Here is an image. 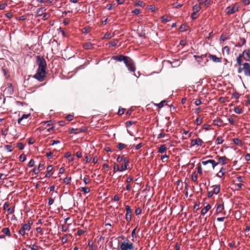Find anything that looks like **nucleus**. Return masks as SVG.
Instances as JSON below:
<instances>
[{
    "label": "nucleus",
    "mask_w": 250,
    "mask_h": 250,
    "mask_svg": "<svg viewBox=\"0 0 250 250\" xmlns=\"http://www.w3.org/2000/svg\"><path fill=\"white\" fill-rule=\"evenodd\" d=\"M36 58L38 68L37 73L33 76V78L40 82H42L46 76V62L42 57L37 56Z\"/></svg>",
    "instance_id": "obj_1"
},
{
    "label": "nucleus",
    "mask_w": 250,
    "mask_h": 250,
    "mask_svg": "<svg viewBox=\"0 0 250 250\" xmlns=\"http://www.w3.org/2000/svg\"><path fill=\"white\" fill-rule=\"evenodd\" d=\"M124 63L127 68L128 71L134 72L136 70L135 63L134 61L130 57H128L125 60Z\"/></svg>",
    "instance_id": "obj_2"
},
{
    "label": "nucleus",
    "mask_w": 250,
    "mask_h": 250,
    "mask_svg": "<svg viewBox=\"0 0 250 250\" xmlns=\"http://www.w3.org/2000/svg\"><path fill=\"white\" fill-rule=\"evenodd\" d=\"M120 250H134V247L133 243L129 241H123L120 245Z\"/></svg>",
    "instance_id": "obj_3"
},
{
    "label": "nucleus",
    "mask_w": 250,
    "mask_h": 250,
    "mask_svg": "<svg viewBox=\"0 0 250 250\" xmlns=\"http://www.w3.org/2000/svg\"><path fill=\"white\" fill-rule=\"evenodd\" d=\"M125 210L126 211L125 214V220L127 223H129L131 219L132 210L128 205L125 206Z\"/></svg>",
    "instance_id": "obj_4"
},
{
    "label": "nucleus",
    "mask_w": 250,
    "mask_h": 250,
    "mask_svg": "<svg viewBox=\"0 0 250 250\" xmlns=\"http://www.w3.org/2000/svg\"><path fill=\"white\" fill-rule=\"evenodd\" d=\"M31 227L27 225L26 224H24L22 225L21 228L19 230V233L22 236H24L25 234L26 231H28L30 230Z\"/></svg>",
    "instance_id": "obj_5"
},
{
    "label": "nucleus",
    "mask_w": 250,
    "mask_h": 250,
    "mask_svg": "<svg viewBox=\"0 0 250 250\" xmlns=\"http://www.w3.org/2000/svg\"><path fill=\"white\" fill-rule=\"evenodd\" d=\"M243 71L246 76L250 77V64L245 62L243 64Z\"/></svg>",
    "instance_id": "obj_6"
},
{
    "label": "nucleus",
    "mask_w": 250,
    "mask_h": 250,
    "mask_svg": "<svg viewBox=\"0 0 250 250\" xmlns=\"http://www.w3.org/2000/svg\"><path fill=\"white\" fill-rule=\"evenodd\" d=\"M129 159L125 157L124 158L123 163L122 164V166L120 167L121 171H123L125 169H128L129 167Z\"/></svg>",
    "instance_id": "obj_7"
},
{
    "label": "nucleus",
    "mask_w": 250,
    "mask_h": 250,
    "mask_svg": "<svg viewBox=\"0 0 250 250\" xmlns=\"http://www.w3.org/2000/svg\"><path fill=\"white\" fill-rule=\"evenodd\" d=\"M206 54H203L200 56L197 55H194V58L197 60V62L199 64L202 65V66H204L206 64L207 62H208V60L206 59L204 64H201V62L202 60L206 57Z\"/></svg>",
    "instance_id": "obj_8"
},
{
    "label": "nucleus",
    "mask_w": 250,
    "mask_h": 250,
    "mask_svg": "<svg viewBox=\"0 0 250 250\" xmlns=\"http://www.w3.org/2000/svg\"><path fill=\"white\" fill-rule=\"evenodd\" d=\"M209 163H211L213 169H214L215 168V167L219 164V162H216L214 160L210 159V160H204V161H202V164L205 166L208 165Z\"/></svg>",
    "instance_id": "obj_9"
},
{
    "label": "nucleus",
    "mask_w": 250,
    "mask_h": 250,
    "mask_svg": "<svg viewBox=\"0 0 250 250\" xmlns=\"http://www.w3.org/2000/svg\"><path fill=\"white\" fill-rule=\"evenodd\" d=\"M127 56H124L123 55H115L113 56L112 57V59L118 61V62H122L123 61L124 62H125V60H126Z\"/></svg>",
    "instance_id": "obj_10"
},
{
    "label": "nucleus",
    "mask_w": 250,
    "mask_h": 250,
    "mask_svg": "<svg viewBox=\"0 0 250 250\" xmlns=\"http://www.w3.org/2000/svg\"><path fill=\"white\" fill-rule=\"evenodd\" d=\"M203 141L200 138H197L196 139H192L191 141V146H193L195 145L198 146H201L202 145Z\"/></svg>",
    "instance_id": "obj_11"
},
{
    "label": "nucleus",
    "mask_w": 250,
    "mask_h": 250,
    "mask_svg": "<svg viewBox=\"0 0 250 250\" xmlns=\"http://www.w3.org/2000/svg\"><path fill=\"white\" fill-rule=\"evenodd\" d=\"M242 55L244 59L247 61H250V50H245L243 51Z\"/></svg>",
    "instance_id": "obj_12"
},
{
    "label": "nucleus",
    "mask_w": 250,
    "mask_h": 250,
    "mask_svg": "<svg viewBox=\"0 0 250 250\" xmlns=\"http://www.w3.org/2000/svg\"><path fill=\"white\" fill-rule=\"evenodd\" d=\"M208 57L214 62H222V58H218L214 55L209 54Z\"/></svg>",
    "instance_id": "obj_13"
},
{
    "label": "nucleus",
    "mask_w": 250,
    "mask_h": 250,
    "mask_svg": "<svg viewBox=\"0 0 250 250\" xmlns=\"http://www.w3.org/2000/svg\"><path fill=\"white\" fill-rule=\"evenodd\" d=\"M53 167L52 165H49L47 167V173L45 174V177L46 178H49L51 176V174H50V172L53 170Z\"/></svg>",
    "instance_id": "obj_14"
},
{
    "label": "nucleus",
    "mask_w": 250,
    "mask_h": 250,
    "mask_svg": "<svg viewBox=\"0 0 250 250\" xmlns=\"http://www.w3.org/2000/svg\"><path fill=\"white\" fill-rule=\"evenodd\" d=\"M224 204L222 203H219L217 205V208H216V213H221L222 210L224 209Z\"/></svg>",
    "instance_id": "obj_15"
},
{
    "label": "nucleus",
    "mask_w": 250,
    "mask_h": 250,
    "mask_svg": "<svg viewBox=\"0 0 250 250\" xmlns=\"http://www.w3.org/2000/svg\"><path fill=\"white\" fill-rule=\"evenodd\" d=\"M93 44L91 43L90 42H88L84 43L83 44V47L84 49H91L93 48Z\"/></svg>",
    "instance_id": "obj_16"
},
{
    "label": "nucleus",
    "mask_w": 250,
    "mask_h": 250,
    "mask_svg": "<svg viewBox=\"0 0 250 250\" xmlns=\"http://www.w3.org/2000/svg\"><path fill=\"white\" fill-rule=\"evenodd\" d=\"M212 188L213 189L212 192L213 193V194H217L219 193L220 191V185H214L212 186Z\"/></svg>",
    "instance_id": "obj_17"
},
{
    "label": "nucleus",
    "mask_w": 250,
    "mask_h": 250,
    "mask_svg": "<svg viewBox=\"0 0 250 250\" xmlns=\"http://www.w3.org/2000/svg\"><path fill=\"white\" fill-rule=\"evenodd\" d=\"M211 208V206L210 205L208 204L205 207L201 210V214L203 215H204L207 213V212L209 210V209Z\"/></svg>",
    "instance_id": "obj_18"
},
{
    "label": "nucleus",
    "mask_w": 250,
    "mask_h": 250,
    "mask_svg": "<svg viewBox=\"0 0 250 250\" xmlns=\"http://www.w3.org/2000/svg\"><path fill=\"white\" fill-rule=\"evenodd\" d=\"M227 13L228 14H231L234 13L236 11L238 10L237 8H236L235 6H233L232 7H227Z\"/></svg>",
    "instance_id": "obj_19"
},
{
    "label": "nucleus",
    "mask_w": 250,
    "mask_h": 250,
    "mask_svg": "<svg viewBox=\"0 0 250 250\" xmlns=\"http://www.w3.org/2000/svg\"><path fill=\"white\" fill-rule=\"evenodd\" d=\"M46 10V9L44 7H41L39 8L37 11V16L40 17L42 16Z\"/></svg>",
    "instance_id": "obj_20"
},
{
    "label": "nucleus",
    "mask_w": 250,
    "mask_h": 250,
    "mask_svg": "<svg viewBox=\"0 0 250 250\" xmlns=\"http://www.w3.org/2000/svg\"><path fill=\"white\" fill-rule=\"evenodd\" d=\"M226 171V169L224 167H222L220 171L218 172L216 176L218 177H222L224 175Z\"/></svg>",
    "instance_id": "obj_21"
},
{
    "label": "nucleus",
    "mask_w": 250,
    "mask_h": 250,
    "mask_svg": "<svg viewBox=\"0 0 250 250\" xmlns=\"http://www.w3.org/2000/svg\"><path fill=\"white\" fill-rule=\"evenodd\" d=\"M83 130H82L81 129L79 128H71L69 129V133L71 134L74 133L75 134H77L80 132H82Z\"/></svg>",
    "instance_id": "obj_22"
},
{
    "label": "nucleus",
    "mask_w": 250,
    "mask_h": 250,
    "mask_svg": "<svg viewBox=\"0 0 250 250\" xmlns=\"http://www.w3.org/2000/svg\"><path fill=\"white\" fill-rule=\"evenodd\" d=\"M227 158L225 156L219 157L218 161L220 163H221L222 165L226 164L227 163Z\"/></svg>",
    "instance_id": "obj_23"
},
{
    "label": "nucleus",
    "mask_w": 250,
    "mask_h": 250,
    "mask_svg": "<svg viewBox=\"0 0 250 250\" xmlns=\"http://www.w3.org/2000/svg\"><path fill=\"white\" fill-rule=\"evenodd\" d=\"M166 150V146L165 145H161L158 149V152L160 153H163Z\"/></svg>",
    "instance_id": "obj_24"
},
{
    "label": "nucleus",
    "mask_w": 250,
    "mask_h": 250,
    "mask_svg": "<svg viewBox=\"0 0 250 250\" xmlns=\"http://www.w3.org/2000/svg\"><path fill=\"white\" fill-rule=\"evenodd\" d=\"M30 116V114H23L21 118H19L18 120V123L20 124L21 121L24 119H27Z\"/></svg>",
    "instance_id": "obj_25"
},
{
    "label": "nucleus",
    "mask_w": 250,
    "mask_h": 250,
    "mask_svg": "<svg viewBox=\"0 0 250 250\" xmlns=\"http://www.w3.org/2000/svg\"><path fill=\"white\" fill-rule=\"evenodd\" d=\"M191 179L194 182L197 181V173L196 171H194L191 175Z\"/></svg>",
    "instance_id": "obj_26"
},
{
    "label": "nucleus",
    "mask_w": 250,
    "mask_h": 250,
    "mask_svg": "<svg viewBox=\"0 0 250 250\" xmlns=\"http://www.w3.org/2000/svg\"><path fill=\"white\" fill-rule=\"evenodd\" d=\"M2 231L3 232V233H4L6 235H7V236H10V230L8 228H3L2 229Z\"/></svg>",
    "instance_id": "obj_27"
},
{
    "label": "nucleus",
    "mask_w": 250,
    "mask_h": 250,
    "mask_svg": "<svg viewBox=\"0 0 250 250\" xmlns=\"http://www.w3.org/2000/svg\"><path fill=\"white\" fill-rule=\"evenodd\" d=\"M242 57H243V56L242 55V54H240L237 58V59H236L237 63L238 64V65L239 66L242 65Z\"/></svg>",
    "instance_id": "obj_28"
},
{
    "label": "nucleus",
    "mask_w": 250,
    "mask_h": 250,
    "mask_svg": "<svg viewBox=\"0 0 250 250\" xmlns=\"http://www.w3.org/2000/svg\"><path fill=\"white\" fill-rule=\"evenodd\" d=\"M81 191L84 193H88L90 192V189L87 187H83L81 188Z\"/></svg>",
    "instance_id": "obj_29"
},
{
    "label": "nucleus",
    "mask_w": 250,
    "mask_h": 250,
    "mask_svg": "<svg viewBox=\"0 0 250 250\" xmlns=\"http://www.w3.org/2000/svg\"><path fill=\"white\" fill-rule=\"evenodd\" d=\"M201 9V7L200 5H198L197 4L195 5L193 7V10L194 12L196 13L199 11Z\"/></svg>",
    "instance_id": "obj_30"
},
{
    "label": "nucleus",
    "mask_w": 250,
    "mask_h": 250,
    "mask_svg": "<svg viewBox=\"0 0 250 250\" xmlns=\"http://www.w3.org/2000/svg\"><path fill=\"white\" fill-rule=\"evenodd\" d=\"M126 146V145L125 144L120 143H119L117 147L119 148L120 150H121L125 148Z\"/></svg>",
    "instance_id": "obj_31"
},
{
    "label": "nucleus",
    "mask_w": 250,
    "mask_h": 250,
    "mask_svg": "<svg viewBox=\"0 0 250 250\" xmlns=\"http://www.w3.org/2000/svg\"><path fill=\"white\" fill-rule=\"evenodd\" d=\"M26 157L24 154H21L19 157V160L22 162L25 161L26 160Z\"/></svg>",
    "instance_id": "obj_32"
},
{
    "label": "nucleus",
    "mask_w": 250,
    "mask_h": 250,
    "mask_svg": "<svg viewBox=\"0 0 250 250\" xmlns=\"http://www.w3.org/2000/svg\"><path fill=\"white\" fill-rule=\"evenodd\" d=\"M216 142H217V143L218 144H222L223 143V142H224V140L223 139V137H221V136L217 137V138L216 140Z\"/></svg>",
    "instance_id": "obj_33"
},
{
    "label": "nucleus",
    "mask_w": 250,
    "mask_h": 250,
    "mask_svg": "<svg viewBox=\"0 0 250 250\" xmlns=\"http://www.w3.org/2000/svg\"><path fill=\"white\" fill-rule=\"evenodd\" d=\"M223 52L224 53L226 52V53L227 55H229V48L228 46H226L223 48Z\"/></svg>",
    "instance_id": "obj_34"
},
{
    "label": "nucleus",
    "mask_w": 250,
    "mask_h": 250,
    "mask_svg": "<svg viewBox=\"0 0 250 250\" xmlns=\"http://www.w3.org/2000/svg\"><path fill=\"white\" fill-rule=\"evenodd\" d=\"M234 111L237 114H241L242 113V110L238 107H235L234 109Z\"/></svg>",
    "instance_id": "obj_35"
},
{
    "label": "nucleus",
    "mask_w": 250,
    "mask_h": 250,
    "mask_svg": "<svg viewBox=\"0 0 250 250\" xmlns=\"http://www.w3.org/2000/svg\"><path fill=\"white\" fill-rule=\"evenodd\" d=\"M114 172L115 173L117 171H121L120 167H119V166L117 164H115L114 166V169H113Z\"/></svg>",
    "instance_id": "obj_36"
},
{
    "label": "nucleus",
    "mask_w": 250,
    "mask_h": 250,
    "mask_svg": "<svg viewBox=\"0 0 250 250\" xmlns=\"http://www.w3.org/2000/svg\"><path fill=\"white\" fill-rule=\"evenodd\" d=\"M71 179L70 177H66L63 179V182L66 184H68L71 182Z\"/></svg>",
    "instance_id": "obj_37"
},
{
    "label": "nucleus",
    "mask_w": 250,
    "mask_h": 250,
    "mask_svg": "<svg viewBox=\"0 0 250 250\" xmlns=\"http://www.w3.org/2000/svg\"><path fill=\"white\" fill-rule=\"evenodd\" d=\"M5 148L6 150L8 152H11L13 150V147L11 146L6 145L5 146Z\"/></svg>",
    "instance_id": "obj_38"
},
{
    "label": "nucleus",
    "mask_w": 250,
    "mask_h": 250,
    "mask_svg": "<svg viewBox=\"0 0 250 250\" xmlns=\"http://www.w3.org/2000/svg\"><path fill=\"white\" fill-rule=\"evenodd\" d=\"M141 12V10L140 9L136 8L134 10L132 11V13L135 15H138Z\"/></svg>",
    "instance_id": "obj_39"
},
{
    "label": "nucleus",
    "mask_w": 250,
    "mask_h": 250,
    "mask_svg": "<svg viewBox=\"0 0 250 250\" xmlns=\"http://www.w3.org/2000/svg\"><path fill=\"white\" fill-rule=\"evenodd\" d=\"M135 212L137 215H139L142 212V209L140 208H138L136 209Z\"/></svg>",
    "instance_id": "obj_40"
},
{
    "label": "nucleus",
    "mask_w": 250,
    "mask_h": 250,
    "mask_svg": "<svg viewBox=\"0 0 250 250\" xmlns=\"http://www.w3.org/2000/svg\"><path fill=\"white\" fill-rule=\"evenodd\" d=\"M202 119L198 117L196 119V123L197 125H200L202 123Z\"/></svg>",
    "instance_id": "obj_41"
},
{
    "label": "nucleus",
    "mask_w": 250,
    "mask_h": 250,
    "mask_svg": "<svg viewBox=\"0 0 250 250\" xmlns=\"http://www.w3.org/2000/svg\"><path fill=\"white\" fill-rule=\"evenodd\" d=\"M166 102L165 101H161L160 103L158 104H157V106L159 107V108H162L164 106V103Z\"/></svg>",
    "instance_id": "obj_42"
},
{
    "label": "nucleus",
    "mask_w": 250,
    "mask_h": 250,
    "mask_svg": "<svg viewBox=\"0 0 250 250\" xmlns=\"http://www.w3.org/2000/svg\"><path fill=\"white\" fill-rule=\"evenodd\" d=\"M134 123H135V122L133 121H127L126 123V127H130L131 125H132Z\"/></svg>",
    "instance_id": "obj_43"
},
{
    "label": "nucleus",
    "mask_w": 250,
    "mask_h": 250,
    "mask_svg": "<svg viewBox=\"0 0 250 250\" xmlns=\"http://www.w3.org/2000/svg\"><path fill=\"white\" fill-rule=\"evenodd\" d=\"M35 164V161L33 159L30 160V161L29 162L28 166L29 167H32L34 166Z\"/></svg>",
    "instance_id": "obj_44"
},
{
    "label": "nucleus",
    "mask_w": 250,
    "mask_h": 250,
    "mask_svg": "<svg viewBox=\"0 0 250 250\" xmlns=\"http://www.w3.org/2000/svg\"><path fill=\"white\" fill-rule=\"evenodd\" d=\"M161 19L162 20V21L165 23H166L170 21L169 19H168L167 18H165V16L162 17Z\"/></svg>",
    "instance_id": "obj_45"
},
{
    "label": "nucleus",
    "mask_w": 250,
    "mask_h": 250,
    "mask_svg": "<svg viewBox=\"0 0 250 250\" xmlns=\"http://www.w3.org/2000/svg\"><path fill=\"white\" fill-rule=\"evenodd\" d=\"M83 181L84 183H85V184H87L89 183L90 179L89 178H88L87 177H85L83 179Z\"/></svg>",
    "instance_id": "obj_46"
},
{
    "label": "nucleus",
    "mask_w": 250,
    "mask_h": 250,
    "mask_svg": "<svg viewBox=\"0 0 250 250\" xmlns=\"http://www.w3.org/2000/svg\"><path fill=\"white\" fill-rule=\"evenodd\" d=\"M18 146L20 149L22 150L24 148V146L22 143H19L18 144Z\"/></svg>",
    "instance_id": "obj_47"
},
{
    "label": "nucleus",
    "mask_w": 250,
    "mask_h": 250,
    "mask_svg": "<svg viewBox=\"0 0 250 250\" xmlns=\"http://www.w3.org/2000/svg\"><path fill=\"white\" fill-rule=\"evenodd\" d=\"M48 203V205H49V206L52 205L54 203V199L51 197L49 198Z\"/></svg>",
    "instance_id": "obj_48"
},
{
    "label": "nucleus",
    "mask_w": 250,
    "mask_h": 250,
    "mask_svg": "<svg viewBox=\"0 0 250 250\" xmlns=\"http://www.w3.org/2000/svg\"><path fill=\"white\" fill-rule=\"evenodd\" d=\"M32 250H38L39 247L36 245H33L31 247H30Z\"/></svg>",
    "instance_id": "obj_49"
},
{
    "label": "nucleus",
    "mask_w": 250,
    "mask_h": 250,
    "mask_svg": "<svg viewBox=\"0 0 250 250\" xmlns=\"http://www.w3.org/2000/svg\"><path fill=\"white\" fill-rule=\"evenodd\" d=\"M73 116L72 115H70V114H69V115H67V116L66 117V119L68 121H72V119H73Z\"/></svg>",
    "instance_id": "obj_50"
},
{
    "label": "nucleus",
    "mask_w": 250,
    "mask_h": 250,
    "mask_svg": "<svg viewBox=\"0 0 250 250\" xmlns=\"http://www.w3.org/2000/svg\"><path fill=\"white\" fill-rule=\"evenodd\" d=\"M125 109L124 108H119L118 111V114L121 115L124 113Z\"/></svg>",
    "instance_id": "obj_51"
},
{
    "label": "nucleus",
    "mask_w": 250,
    "mask_h": 250,
    "mask_svg": "<svg viewBox=\"0 0 250 250\" xmlns=\"http://www.w3.org/2000/svg\"><path fill=\"white\" fill-rule=\"evenodd\" d=\"M40 170L39 168H34L33 169V172L35 174H37L39 172Z\"/></svg>",
    "instance_id": "obj_52"
},
{
    "label": "nucleus",
    "mask_w": 250,
    "mask_h": 250,
    "mask_svg": "<svg viewBox=\"0 0 250 250\" xmlns=\"http://www.w3.org/2000/svg\"><path fill=\"white\" fill-rule=\"evenodd\" d=\"M191 18L193 19V20H195L197 18V13L196 12H193V13L191 15Z\"/></svg>",
    "instance_id": "obj_53"
},
{
    "label": "nucleus",
    "mask_w": 250,
    "mask_h": 250,
    "mask_svg": "<svg viewBox=\"0 0 250 250\" xmlns=\"http://www.w3.org/2000/svg\"><path fill=\"white\" fill-rule=\"evenodd\" d=\"M123 160H124L123 157L122 156L119 155L117 158L116 161L117 162L120 163Z\"/></svg>",
    "instance_id": "obj_54"
},
{
    "label": "nucleus",
    "mask_w": 250,
    "mask_h": 250,
    "mask_svg": "<svg viewBox=\"0 0 250 250\" xmlns=\"http://www.w3.org/2000/svg\"><path fill=\"white\" fill-rule=\"evenodd\" d=\"M166 135H167L165 133H161L158 135V136L157 138H158V139H160V138L164 137Z\"/></svg>",
    "instance_id": "obj_55"
},
{
    "label": "nucleus",
    "mask_w": 250,
    "mask_h": 250,
    "mask_svg": "<svg viewBox=\"0 0 250 250\" xmlns=\"http://www.w3.org/2000/svg\"><path fill=\"white\" fill-rule=\"evenodd\" d=\"M210 125H207V124H205L204 125V128L206 130H208L210 129Z\"/></svg>",
    "instance_id": "obj_56"
},
{
    "label": "nucleus",
    "mask_w": 250,
    "mask_h": 250,
    "mask_svg": "<svg viewBox=\"0 0 250 250\" xmlns=\"http://www.w3.org/2000/svg\"><path fill=\"white\" fill-rule=\"evenodd\" d=\"M7 211H8L9 214H11L13 212H14V208H8L7 209Z\"/></svg>",
    "instance_id": "obj_57"
},
{
    "label": "nucleus",
    "mask_w": 250,
    "mask_h": 250,
    "mask_svg": "<svg viewBox=\"0 0 250 250\" xmlns=\"http://www.w3.org/2000/svg\"><path fill=\"white\" fill-rule=\"evenodd\" d=\"M233 96L236 99H238L240 97V94L238 92H234L233 94Z\"/></svg>",
    "instance_id": "obj_58"
},
{
    "label": "nucleus",
    "mask_w": 250,
    "mask_h": 250,
    "mask_svg": "<svg viewBox=\"0 0 250 250\" xmlns=\"http://www.w3.org/2000/svg\"><path fill=\"white\" fill-rule=\"evenodd\" d=\"M242 2L244 4L247 5L250 3V0H243Z\"/></svg>",
    "instance_id": "obj_59"
},
{
    "label": "nucleus",
    "mask_w": 250,
    "mask_h": 250,
    "mask_svg": "<svg viewBox=\"0 0 250 250\" xmlns=\"http://www.w3.org/2000/svg\"><path fill=\"white\" fill-rule=\"evenodd\" d=\"M202 104V102L200 100L198 99V100H196V101L195 102V104L196 105L198 106V105H199L200 104Z\"/></svg>",
    "instance_id": "obj_60"
},
{
    "label": "nucleus",
    "mask_w": 250,
    "mask_h": 250,
    "mask_svg": "<svg viewBox=\"0 0 250 250\" xmlns=\"http://www.w3.org/2000/svg\"><path fill=\"white\" fill-rule=\"evenodd\" d=\"M76 155L78 158H81L82 157V154L81 151H77L76 153Z\"/></svg>",
    "instance_id": "obj_61"
},
{
    "label": "nucleus",
    "mask_w": 250,
    "mask_h": 250,
    "mask_svg": "<svg viewBox=\"0 0 250 250\" xmlns=\"http://www.w3.org/2000/svg\"><path fill=\"white\" fill-rule=\"evenodd\" d=\"M36 231L37 232L40 233V234H42V229L41 227L37 228Z\"/></svg>",
    "instance_id": "obj_62"
},
{
    "label": "nucleus",
    "mask_w": 250,
    "mask_h": 250,
    "mask_svg": "<svg viewBox=\"0 0 250 250\" xmlns=\"http://www.w3.org/2000/svg\"><path fill=\"white\" fill-rule=\"evenodd\" d=\"M228 121L229 122V123L231 124V125H233L234 123V121L233 120V118H229L228 119Z\"/></svg>",
    "instance_id": "obj_63"
},
{
    "label": "nucleus",
    "mask_w": 250,
    "mask_h": 250,
    "mask_svg": "<svg viewBox=\"0 0 250 250\" xmlns=\"http://www.w3.org/2000/svg\"><path fill=\"white\" fill-rule=\"evenodd\" d=\"M245 160L247 161L250 160V154H247L245 156Z\"/></svg>",
    "instance_id": "obj_64"
}]
</instances>
